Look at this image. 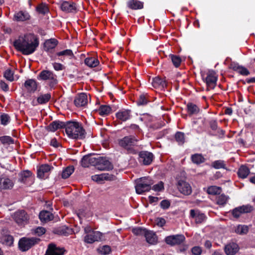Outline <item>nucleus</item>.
I'll return each mask as SVG.
<instances>
[{
  "instance_id": "1",
  "label": "nucleus",
  "mask_w": 255,
  "mask_h": 255,
  "mask_svg": "<svg viewBox=\"0 0 255 255\" xmlns=\"http://www.w3.org/2000/svg\"><path fill=\"white\" fill-rule=\"evenodd\" d=\"M38 45V38L30 33L20 36L13 42L15 49L25 55L34 53Z\"/></svg>"
},
{
  "instance_id": "2",
  "label": "nucleus",
  "mask_w": 255,
  "mask_h": 255,
  "mask_svg": "<svg viewBox=\"0 0 255 255\" xmlns=\"http://www.w3.org/2000/svg\"><path fill=\"white\" fill-rule=\"evenodd\" d=\"M65 131L68 136L72 139H84L86 136L85 129L78 122H69L65 126Z\"/></svg>"
},
{
  "instance_id": "3",
  "label": "nucleus",
  "mask_w": 255,
  "mask_h": 255,
  "mask_svg": "<svg viewBox=\"0 0 255 255\" xmlns=\"http://www.w3.org/2000/svg\"><path fill=\"white\" fill-rule=\"evenodd\" d=\"M153 181L148 177H142L136 180L135 186L137 194H141L144 192L148 191L151 189Z\"/></svg>"
},
{
  "instance_id": "4",
  "label": "nucleus",
  "mask_w": 255,
  "mask_h": 255,
  "mask_svg": "<svg viewBox=\"0 0 255 255\" xmlns=\"http://www.w3.org/2000/svg\"><path fill=\"white\" fill-rule=\"evenodd\" d=\"M40 240V239L35 237L22 238L18 242L19 249L22 252L27 251L34 245L38 244Z\"/></svg>"
},
{
  "instance_id": "5",
  "label": "nucleus",
  "mask_w": 255,
  "mask_h": 255,
  "mask_svg": "<svg viewBox=\"0 0 255 255\" xmlns=\"http://www.w3.org/2000/svg\"><path fill=\"white\" fill-rule=\"evenodd\" d=\"M136 139L131 136H125L119 140L120 146L127 149L130 153H135L134 150L132 148L136 142Z\"/></svg>"
},
{
  "instance_id": "6",
  "label": "nucleus",
  "mask_w": 255,
  "mask_h": 255,
  "mask_svg": "<svg viewBox=\"0 0 255 255\" xmlns=\"http://www.w3.org/2000/svg\"><path fill=\"white\" fill-rule=\"evenodd\" d=\"M13 219L19 225H24L28 223L29 217L23 210H19L12 215Z\"/></svg>"
},
{
  "instance_id": "7",
  "label": "nucleus",
  "mask_w": 255,
  "mask_h": 255,
  "mask_svg": "<svg viewBox=\"0 0 255 255\" xmlns=\"http://www.w3.org/2000/svg\"><path fill=\"white\" fill-rule=\"evenodd\" d=\"M61 10L67 13H75L77 7L75 3L70 1H61L58 3Z\"/></svg>"
},
{
  "instance_id": "8",
  "label": "nucleus",
  "mask_w": 255,
  "mask_h": 255,
  "mask_svg": "<svg viewBox=\"0 0 255 255\" xmlns=\"http://www.w3.org/2000/svg\"><path fill=\"white\" fill-rule=\"evenodd\" d=\"M185 240L184 235L182 234H177L175 235H171L166 237L165 238V242L171 246L179 245L182 244Z\"/></svg>"
},
{
  "instance_id": "9",
  "label": "nucleus",
  "mask_w": 255,
  "mask_h": 255,
  "mask_svg": "<svg viewBox=\"0 0 255 255\" xmlns=\"http://www.w3.org/2000/svg\"><path fill=\"white\" fill-rule=\"evenodd\" d=\"M87 235L84 237V241L88 244H92L95 242L101 241L102 234L99 231H89L87 232Z\"/></svg>"
},
{
  "instance_id": "10",
  "label": "nucleus",
  "mask_w": 255,
  "mask_h": 255,
  "mask_svg": "<svg viewBox=\"0 0 255 255\" xmlns=\"http://www.w3.org/2000/svg\"><path fill=\"white\" fill-rule=\"evenodd\" d=\"M39 78L42 80H48L53 85L57 83L56 76L52 71L49 70H43L38 75Z\"/></svg>"
},
{
  "instance_id": "11",
  "label": "nucleus",
  "mask_w": 255,
  "mask_h": 255,
  "mask_svg": "<svg viewBox=\"0 0 255 255\" xmlns=\"http://www.w3.org/2000/svg\"><path fill=\"white\" fill-rule=\"evenodd\" d=\"M190 217L194 220L196 224H201L206 219L205 215L198 210L192 209L190 211Z\"/></svg>"
},
{
  "instance_id": "12",
  "label": "nucleus",
  "mask_w": 255,
  "mask_h": 255,
  "mask_svg": "<svg viewBox=\"0 0 255 255\" xmlns=\"http://www.w3.org/2000/svg\"><path fill=\"white\" fill-rule=\"evenodd\" d=\"M177 188L180 193L184 195H189L192 193V188L190 185L184 180L178 181Z\"/></svg>"
},
{
  "instance_id": "13",
  "label": "nucleus",
  "mask_w": 255,
  "mask_h": 255,
  "mask_svg": "<svg viewBox=\"0 0 255 255\" xmlns=\"http://www.w3.org/2000/svg\"><path fill=\"white\" fill-rule=\"evenodd\" d=\"M217 77L214 71H209L205 79V81L208 88L214 89L216 86Z\"/></svg>"
},
{
  "instance_id": "14",
  "label": "nucleus",
  "mask_w": 255,
  "mask_h": 255,
  "mask_svg": "<svg viewBox=\"0 0 255 255\" xmlns=\"http://www.w3.org/2000/svg\"><path fill=\"white\" fill-rule=\"evenodd\" d=\"M253 207L249 205H243L235 208L232 211V215L235 218H239L243 213H247L251 212Z\"/></svg>"
},
{
  "instance_id": "15",
  "label": "nucleus",
  "mask_w": 255,
  "mask_h": 255,
  "mask_svg": "<svg viewBox=\"0 0 255 255\" xmlns=\"http://www.w3.org/2000/svg\"><path fill=\"white\" fill-rule=\"evenodd\" d=\"M139 160L144 165L150 164L153 160V155L148 151H142L139 154Z\"/></svg>"
},
{
  "instance_id": "16",
  "label": "nucleus",
  "mask_w": 255,
  "mask_h": 255,
  "mask_svg": "<svg viewBox=\"0 0 255 255\" xmlns=\"http://www.w3.org/2000/svg\"><path fill=\"white\" fill-rule=\"evenodd\" d=\"M52 169L53 167L48 164L41 165L37 169V177L41 179L47 178Z\"/></svg>"
},
{
  "instance_id": "17",
  "label": "nucleus",
  "mask_w": 255,
  "mask_h": 255,
  "mask_svg": "<svg viewBox=\"0 0 255 255\" xmlns=\"http://www.w3.org/2000/svg\"><path fill=\"white\" fill-rule=\"evenodd\" d=\"M97 168L99 170H108L112 169L113 166L106 158L100 157Z\"/></svg>"
},
{
  "instance_id": "18",
  "label": "nucleus",
  "mask_w": 255,
  "mask_h": 255,
  "mask_svg": "<svg viewBox=\"0 0 255 255\" xmlns=\"http://www.w3.org/2000/svg\"><path fill=\"white\" fill-rule=\"evenodd\" d=\"M64 251L62 248H57L54 244H50L45 255H63Z\"/></svg>"
},
{
  "instance_id": "19",
  "label": "nucleus",
  "mask_w": 255,
  "mask_h": 255,
  "mask_svg": "<svg viewBox=\"0 0 255 255\" xmlns=\"http://www.w3.org/2000/svg\"><path fill=\"white\" fill-rule=\"evenodd\" d=\"M88 103L87 95L85 93H80L77 95L75 100L74 104L77 107H83Z\"/></svg>"
},
{
  "instance_id": "20",
  "label": "nucleus",
  "mask_w": 255,
  "mask_h": 255,
  "mask_svg": "<svg viewBox=\"0 0 255 255\" xmlns=\"http://www.w3.org/2000/svg\"><path fill=\"white\" fill-rule=\"evenodd\" d=\"M238 245L235 243H230L225 247V252L227 255H234L239 251Z\"/></svg>"
},
{
  "instance_id": "21",
  "label": "nucleus",
  "mask_w": 255,
  "mask_h": 255,
  "mask_svg": "<svg viewBox=\"0 0 255 255\" xmlns=\"http://www.w3.org/2000/svg\"><path fill=\"white\" fill-rule=\"evenodd\" d=\"M131 116V111L129 110L123 109L116 114L117 118L122 121L125 122L129 120Z\"/></svg>"
},
{
  "instance_id": "22",
  "label": "nucleus",
  "mask_w": 255,
  "mask_h": 255,
  "mask_svg": "<svg viewBox=\"0 0 255 255\" xmlns=\"http://www.w3.org/2000/svg\"><path fill=\"white\" fill-rule=\"evenodd\" d=\"M66 124L65 123L60 121H55L52 122L48 127V130L50 131H55V130L62 128H65Z\"/></svg>"
},
{
  "instance_id": "23",
  "label": "nucleus",
  "mask_w": 255,
  "mask_h": 255,
  "mask_svg": "<svg viewBox=\"0 0 255 255\" xmlns=\"http://www.w3.org/2000/svg\"><path fill=\"white\" fill-rule=\"evenodd\" d=\"M24 86L28 92H34L37 89V83L33 79H28L24 82Z\"/></svg>"
},
{
  "instance_id": "24",
  "label": "nucleus",
  "mask_w": 255,
  "mask_h": 255,
  "mask_svg": "<svg viewBox=\"0 0 255 255\" xmlns=\"http://www.w3.org/2000/svg\"><path fill=\"white\" fill-rule=\"evenodd\" d=\"M144 236L146 242L150 244H154L157 241V237L153 231L146 230Z\"/></svg>"
},
{
  "instance_id": "25",
  "label": "nucleus",
  "mask_w": 255,
  "mask_h": 255,
  "mask_svg": "<svg viewBox=\"0 0 255 255\" xmlns=\"http://www.w3.org/2000/svg\"><path fill=\"white\" fill-rule=\"evenodd\" d=\"M39 217L42 222H47L53 219V215L47 211H42L40 212Z\"/></svg>"
},
{
  "instance_id": "26",
  "label": "nucleus",
  "mask_w": 255,
  "mask_h": 255,
  "mask_svg": "<svg viewBox=\"0 0 255 255\" xmlns=\"http://www.w3.org/2000/svg\"><path fill=\"white\" fill-rule=\"evenodd\" d=\"M29 15L25 11H19L16 12L14 15V20L17 21H23L29 18Z\"/></svg>"
},
{
  "instance_id": "27",
  "label": "nucleus",
  "mask_w": 255,
  "mask_h": 255,
  "mask_svg": "<svg viewBox=\"0 0 255 255\" xmlns=\"http://www.w3.org/2000/svg\"><path fill=\"white\" fill-rule=\"evenodd\" d=\"M12 182L9 179L7 178H3L0 176V189H10L12 187Z\"/></svg>"
},
{
  "instance_id": "28",
  "label": "nucleus",
  "mask_w": 255,
  "mask_h": 255,
  "mask_svg": "<svg viewBox=\"0 0 255 255\" xmlns=\"http://www.w3.org/2000/svg\"><path fill=\"white\" fill-rule=\"evenodd\" d=\"M187 110L189 115H197L200 111L199 107L196 105L192 103L187 104Z\"/></svg>"
},
{
  "instance_id": "29",
  "label": "nucleus",
  "mask_w": 255,
  "mask_h": 255,
  "mask_svg": "<svg viewBox=\"0 0 255 255\" xmlns=\"http://www.w3.org/2000/svg\"><path fill=\"white\" fill-rule=\"evenodd\" d=\"M57 44V41L55 39L46 40L44 43V49L46 51L54 48Z\"/></svg>"
},
{
  "instance_id": "30",
  "label": "nucleus",
  "mask_w": 255,
  "mask_h": 255,
  "mask_svg": "<svg viewBox=\"0 0 255 255\" xmlns=\"http://www.w3.org/2000/svg\"><path fill=\"white\" fill-rule=\"evenodd\" d=\"M250 173V170L246 166L242 165L238 171V176L242 178H246Z\"/></svg>"
},
{
  "instance_id": "31",
  "label": "nucleus",
  "mask_w": 255,
  "mask_h": 255,
  "mask_svg": "<svg viewBox=\"0 0 255 255\" xmlns=\"http://www.w3.org/2000/svg\"><path fill=\"white\" fill-rule=\"evenodd\" d=\"M128 6L133 9H141L143 8V3L139 1L130 0L128 2Z\"/></svg>"
},
{
  "instance_id": "32",
  "label": "nucleus",
  "mask_w": 255,
  "mask_h": 255,
  "mask_svg": "<svg viewBox=\"0 0 255 255\" xmlns=\"http://www.w3.org/2000/svg\"><path fill=\"white\" fill-rule=\"evenodd\" d=\"M152 84L155 88H158L159 87L163 88L166 86L165 81L158 77H156L153 79Z\"/></svg>"
},
{
  "instance_id": "33",
  "label": "nucleus",
  "mask_w": 255,
  "mask_h": 255,
  "mask_svg": "<svg viewBox=\"0 0 255 255\" xmlns=\"http://www.w3.org/2000/svg\"><path fill=\"white\" fill-rule=\"evenodd\" d=\"M235 231L239 235H245L249 232V227L245 225H239L236 227Z\"/></svg>"
},
{
  "instance_id": "34",
  "label": "nucleus",
  "mask_w": 255,
  "mask_h": 255,
  "mask_svg": "<svg viewBox=\"0 0 255 255\" xmlns=\"http://www.w3.org/2000/svg\"><path fill=\"white\" fill-rule=\"evenodd\" d=\"M85 63L89 67H95L99 64V62L95 57H88L85 59Z\"/></svg>"
},
{
  "instance_id": "35",
  "label": "nucleus",
  "mask_w": 255,
  "mask_h": 255,
  "mask_svg": "<svg viewBox=\"0 0 255 255\" xmlns=\"http://www.w3.org/2000/svg\"><path fill=\"white\" fill-rule=\"evenodd\" d=\"M221 188L216 186H211L208 188L207 192L209 194L216 195L219 194L221 192Z\"/></svg>"
},
{
  "instance_id": "36",
  "label": "nucleus",
  "mask_w": 255,
  "mask_h": 255,
  "mask_svg": "<svg viewBox=\"0 0 255 255\" xmlns=\"http://www.w3.org/2000/svg\"><path fill=\"white\" fill-rule=\"evenodd\" d=\"M51 98L50 94L41 95L37 98V102L39 104H44L47 103Z\"/></svg>"
},
{
  "instance_id": "37",
  "label": "nucleus",
  "mask_w": 255,
  "mask_h": 255,
  "mask_svg": "<svg viewBox=\"0 0 255 255\" xmlns=\"http://www.w3.org/2000/svg\"><path fill=\"white\" fill-rule=\"evenodd\" d=\"M74 168L73 166H69L65 168L62 172V177L64 179L68 178L74 172Z\"/></svg>"
},
{
  "instance_id": "38",
  "label": "nucleus",
  "mask_w": 255,
  "mask_h": 255,
  "mask_svg": "<svg viewBox=\"0 0 255 255\" xmlns=\"http://www.w3.org/2000/svg\"><path fill=\"white\" fill-rule=\"evenodd\" d=\"M97 251L101 255H106L109 254L111 252V249L110 246L104 245L101 247H99L97 249Z\"/></svg>"
},
{
  "instance_id": "39",
  "label": "nucleus",
  "mask_w": 255,
  "mask_h": 255,
  "mask_svg": "<svg viewBox=\"0 0 255 255\" xmlns=\"http://www.w3.org/2000/svg\"><path fill=\"white\" fill-rule=\"evenodd\" d=\"M111 111L110 107L107 105L101 106L99 110V114L102 116L108 115L110 114Z\"/></svg>"
},
{
  "instance_id": "40",
  "label": "nucleus",
  "mask_w": 255,
  "mask_h": 255,
  "mask_svg": "<svg viewBox=\"0 0 255 255\" xmlns=\"http://www.w3.org/2000/svg\"><path fill=\"white\" fill-rule=\"evenodd\" d=\"M191 158L192 161L197 164L203 163L205 160L203 156L200 154H195L192 155Z\"/></svg>"
},
{
  "instance_id": "41",
  "label": "nucleus",
  "mask_w": 255,
  "mask_h": 255,
  "mask_svg": "<svg viewBox=\"0 0 255 255\" xmlns=\"http://www.w3.org/2000/svg\"><path fill=\"white\" fill-rule=\"evenodd\" d=\"M1 241L7 246H11L13 244V239L10 235H4L2 237Z\"/></svg>"
},
{
  "instance_id": "42",
  "label": "nucleus",
  "mask_w": 255,
  "mask_h": 255,
  "mask_svg": "<svg viewBox=\"0 0 255 255\" xmlns=\"http://www.w3.org/2000/svg\"><path fill=\"white\" fill-rule=\"evenodd\" d=\"M169 57L174 66L176 67H178L181 62V58L177 55L172 54H170Z\"/></svg>"
},
{
  "instance_id": "43",
  "label": "nucleus",
  "mask_w": 255,
  "mask_h": 255,
  "mask_svg": "<svg viewBox=\"0 0 255 255\" xmlns=\"http://www.w3.org/2000/svg\"><path fill=\"white\" fill-rule=\"evenodd\" d=\"M175 138L179 144H182L185 141L184 134L182 132H177L175 135Z\"/></svg>"
},
{
  "instance_id": "44",
  "label": "nucleus",
  "mask_w": 255,
  "mask_h": 255,
  "mask_svg": "<svg viewBox=\"0 0 255 255\" xmlns=\"http://www.w3.org/2000/svg\"><path fill=\"white\" fill-rule=\"evenodd\" d=\"M0 141L3 144H10L14 143L13 139L9 136H0Z\"/></svg>"
},
{
  "instance_id": "45",
  "label": "nucleus",
  "mask_w": 255,
  "mask_h": 255,
  "mask_svg": "<svg viewBox=\"0 0 255 255\" xmlns=\"http://www.w3.org/2000/svg\"><path fill=\"white\" fill-rule=\"evenodd\" d=\"M229 197L225 195H221L217 198L216 203L219 205H224L226 204Z\"/></svg>"
},
{
  "instance_id": "46",
  "label": "nucleus",
  "mask_w": 255,
  "mask_h": 255,
  "mask_svg": "<svg viewBox=\"0 0 255 255\" xmlns=\"http://www.w3.org/2000/svg\"><path fill=\"white\" fill-rule=\"evenodd\" d=\"M233 69L238 70V72L243 75L247 76L250 74L249 70L244 67L237 65L235 66Z\"/></svg>"
},
{
  "instance_id": "47",
  "label": "nucleus",
  "mask_w": 255,
  "mask_h": 255,
  "mask_svg": "<svg viewBox=\"0 0 255 255\" xmlns=\"http://www.w3.org/2000/svg\"><path fill=\"white\" fill-rule=\"evenodd\" d=\"M37 11L41 14H45L48 12V9L47 5L44 3L39 4L36 8Z\"/></svg>"
},
{
  "instance_id": "48",
  "label": "nucleus",
  "mask_w": 255,
  "mask_h": 255,
  "mask_svg": "<svg viewBox=\"0 0 255 255\" xmlns=\"http://www.w3.org/2000/svg\"><path fill=\"white\" fill-rule=\"evenodd\" d=\"M81 165L83 167H89L90 165V155H86L82 158L81 161Z\"/></svg>"
},
{
  "instance_id": "49",
  "label": "nucleus",
  "mask_w": 255,
  "mask_h": 255,
  "mask_svg": "<svg viewBox=\"0 0 255 255\" xmlns=\"http://www.w3.org/2000/svg\"><path fill=\"white\" fill-rule=\"evenodd\" d=\"M213 166L216 169L225 168V164L223 160H216L213 162Z\"/></svg>"
},
{
  "instance_id": "50",
  "label": "nucleus",
  "mask_w": 255,
  "mask_h": 255,
  "mask_svg": "<svg viewBox=\"0 0 255 255\" xmlns=\"http://www.w3.org/2000/svg\"><path fill=\"white\" fill-rule=\"evenodd\" d=\"M100 157L101 156H98L97 157H95V156L90 155V165H92V166H94L97 168Z\"/></svg>"
},
{
  "instance_id": "51",
  "label": "nucleus",
  "mask_w": 255,
  "mask_h": 255,
  "mask_svg": "<svg viewBox=\"0 0 255 255\" xmlns=\"http://www.w3.org/2000/svg\"><path fill=\"white\" fill-rule=\"evenodd\" d=\"M4 77L8 81L11 82L13 80V73L10 70H7L4 74Z\"/></svg>"
},
{
  "instance_id": "52",
  "label": "nucleus",
  "mask_w": 255,
  "mask_h": 255,
  "mask_svg": "<svg viewBox=\"0 0 255 255\" xmlns=\"http://www.w3.org/2000/svg\"><path fill=\"white\" fill-rule=\"evenodd\" d=\"M146 230L142 229L141 228H137L132 230L133 234L136 235H143L144 236L146 233Z\"/></svg>"
},
{
  "instance_id": "53",
  "label": "nucleus",
  "mask_w": 255,
  "mask_h": 255,
  "mask_svg": "<svg viewBox=\"0 0 255 255\" xmlns=\"http://www.w3.org/2000/svg\"><path fill=\"white\" fill-rule=\"evenodd\" d=\"M193 255H200L202 252V248L199 246H195L191 250Z\"/></svg>"
},
{
  "instance_id": "54",
  "label": "nucleus",
  "mask_w": 255,
  "mask_h": 255,
  "mask_svg": "<svg viewBox=\"0 0 255 255\" xmlns=\"http://www.w3.org/2000/svg\"><path fill=\"white\" fill-rule=\"evenodd\" d=\"M9 121V117L7 114H3L0 116L1 124L6 125Z\"/></svg>"
},
{
  "instance_id": "55",
  "label": "nucleus",
  "mask_w": 255,
  "mask_h": 255,
  "mask_svg": "<svg viewBox=\"0 0 255 255\" xmlns=\"http://www.w3.org/2000/svg\"><path fill=\"white\" fill-rule=\"evenodd\" d=\"M164 188L163 183L162 182H159L158 183L154 185L152 187V189L155 191H161Z\"/></svg>"
},
{
  "instance_id": "56",
  "label": "nucleus",
  "mask_w": 255,
  "mask_h": 255,
  "mask_svg": "<svg viewBox=\"0 0 255 255\" xmlns=\"http://www.w3.org/2000/svg\"><path fill=\"white\" fill-rule=\"evenodd\" d=\"M45 233V228L41 227H38L34 230V233L38 236H41Z\"/></svg>"
},
{
  "instance_id": "57",
  "label": "nucleus",
  "mask_w": 255,
  "mask_h": 255,
  "mask_svg": "<svg viewBox=\"0 0 255 255\" xmlns=\"http://www.w3.org/2000/svg\"><path fill=\"white\" fill-rule=\"evenodd\" d=\"M73 54L71 50L66 49L63 50L62 51H60L57 53V55L58 56H63V55H67V56H73Z\"/></svg>"
},
{
  "instance_id": "58",
  "label": "nucleus",
  "mask_w": 255,
  "mask_h": 255,
  "mask_svg": "<svg viewBox=\"0 0 255 255\" xmlns=\"http://www.w3.org/2000/svg\"><path fill=\"white\" fill-rule=\"evenodd\" d=\"M147 103V100L145 95H141L137 101V104L138 105H144Z\"/></svg>"
},
{
  "instance_id": "59",
  "label": "nucleus",
  "mask_w": 255,
  "mask_h": 255,
  "mask_svg": "<svg viewBox=\"0 0 255 255\" xmlns=\"http://www.w3.org/2000/svg\"><path fill=\"white\" fill-rule=\"evenodd\" d=\"M22 181L25 182L27 178L30 177L32 175V173L29 170L24 171L21 173Z\"/></svg>"
},
{
  "instance_id": "60",
  "label": "nucleus",
  "mask_w": 255,
  "mask_h": 255,
  "mask_svg": "<svg viewBox=\"0 0 255 255\" xmlns=\"http://www.w3.org/2000/svg\"><path fill=\"white\" fill-rule=\"evenodd\" d=\"M170 206V202L168 200H162L160 202V207L163 209H167Z\"/></svg>"
},
{
  "instance_id": "61",
  "label": "nucleus",
  "mask_w": 255,
  "mask_h": 255,
  "mask_svg": "<svg viewBox=\"0 0 255 255\" xmlns=\"http://www.w3.org/2000/svg\"><path fill=\"white\" fill-rule=\"evenodd\" d=\"M53 66L54 69L56 71L62 70L64 69L63 65L59 63H56V62L54 63L53 64Z\"/></svg>"
},
{
  "instance_id": "62",
  "label": "nucleus",
  "mask_w": 255,
  "mask_h": 255,
  "mask_svg": "<svg viewBox=\"0 0 255 255\" xmlns=\"http://www.w3.org/2000/svg\"><path fill=\"white\" fill-rule=\"evenodd\" d=\"M103 178H104L106 179H109V177L105 175V174H102L101 175H95L92 177L93 180L97 181H98L99 179L101 180Z\"/></svg>"
},
{
  "instance_id": "63",
  "label": "nucleus",
  "mask_w": 255,
  "mask_h": 255,
  "mask_svg": "<svg viewBox=\"0 0 255 255\" xmlns=\"http://www.w3.org/2000/svg\"><path fill=\"white\" fill-rule=\"evenodd\" d=\"M156 223L159 227H163L165 224V220L162 218H158L156 220Z\"/></svg>"
},
{
  "instance_id": "64",
  "label": "nucleus",
  "mask_w": 255,
  "mask_h": 255,
  "mask_svg": "<svg viewBox=\"0 0 255 255\" xmlns=\"http://www.w3.org/2000/svg\"><path fill=\"white\" fill-rule=\"evenodd\" d=\"M0 87L4 91H7L9 89L8 85L2 80L0 81Z\"/></svg>"
}]
</instances>
